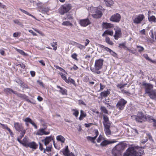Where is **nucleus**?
Returning a JSON list of instances; mask_svg holds the SVG:
<instances>
[{
  "mask_svg": "<svg viewBox=\"0 0 156 156\" xmlns=\"http://www.w3.org/2000/svg\"><path fill=\"white\" fill-rule=\"evenodd\" d=\"M61 152L65 156H68V155L70 154L71 152H70L68 146H65V148L62 149Z\"/></svg>",
  "mask_w": 156,
  "mask_h": 156,
  "instance_id": "22",
  "label": "nucleus"
},
{
  "mask_svg": "<svg viewBox=\"0 0 156 156\" xmlns=\"http://www.w3.org/2000/svg\"><path fill=\"white\" fill-rule=\"evenodd\" d=\"M0 124L2 125L3 129H6L9 132L11 136H13L14 134L12 131L8 127L7 125L2 124L1 123H0Z\"/></svg>",
  "mask_w": 156,
  "mask_h": 156,
  "instance_id": "25",
  "label": "nucleus"
},
{
  "mask_svg": "<svg viewBox=\"0 0 156 156\" xmlns=\"http://www.w3.org/2000/svg\"><path fill=\"white\" fill-rule=\"evenodd\" d=\"M103 123L104 126L105 133L106 136H109L111 134L110 128L111 122L109 121L108 117L106 115H103Z\"/></svg>",
  "mask_w": 156,
  "mask_h": 156,
  "instance_id": "1",
  "label": "nucleus"
},
{
  "mask_svg": "<svg viewBox=\"0 0 156 156\" xmlns=\"http://www.w3.org/2000/svg\"><path fill=\"white\" fill-rule=\"evenodd\" d=\"M112 153L113 156H120L121 153L115 148L113 149L112 151Z\"/></svg>",
  "mask_w": 156,
  "mask_h": 156,
  "instance_id": "29",
  "label": "nucleus"
},
{
  "mask_svg": "<svg viewBox=\"0 0 156 156\" xmlns=\"http://www.w3.org/2000/svg\"><path fill=\"white\" fill-rule=\"evenodd\" d=\"M115 148L121 153V152L124 150L125 147L122 144H118L115 147Z\"/></svg>",
  "mask_w": 156,
  "mask_h": 156,
  "instance_id": "27",
  "label": "nucleus"
},
{
  "mask_svg": "<svg viewBox=\"0 0 156 156\" xmlns=\"http://www.w3.org/2000/svg\"><path fill=\"white\" fill-rule=\"evenodd\" d=\"M50 44L53 48V50L56 51L57 50V42H53V43H51Z\"/></svg>",
  "mask_w": 156,
  "mask_h": 156,
  "instance_id": "42",
  "label": "nucleus"
},
{
  "mask_svg": "<svg viewBox=\"0 0 156 156\" xmlns=\"http://www.w3.org/2000/svg\"><path fill=\"white\" fill-rule=\"evenodd\" d=\"M38 147V144L35 142L32 141L30 142L28 144L27 148L29 147L30 148L33 149L35 150Z\"/></svg>",
  "mask_w": 156,
  "mask_h": 156,
  "instance_id": "20",
  "label": "nucleus"
},
{
  "mask_svg": "<svg viewBox=\"0 0 156 156\" xmlns=\"http://www.w3.org/2000/svg\"><path fill=\"white\" fill-rule=\"evenodd\" d=\"M148 19L149 21H152L154 23L156 22V18L154 16H152L150 17H148Z\"/></svg>",
  "mask_w": 156,
  "mask_h": 156,
  "instance_id": "41",
  "label": "nucleus"
},
{
  "mask_svg": "<svg viewBox=\"0 0 156 156\" xmlns=\"http://www.w3.org/2000/svg\"><path fill=\"white\" fill-rule=\"evenodd\" d=\"M127 101L123 98H121L118 101L116 104V107L120 111L124 109Z\"/></svg>",
  "mask_w": 156,
  "mask_h": 156,
  "instance_id": "9",
  "label": "nucleus"
},
{
  "mask_svg": "<svg viewBox=\"0 0 156 156\" xmlns=\"http://www.w3.org/2000/svg\"><path fill=\"white\" fill-rule=\"evenodd\" d=\"M79 23L83 27H85L91 23V22L88 18L81 19L78 21Z\"/></svg>",
  "mask_w": 156,
  "mask_h": 156,
  "instance_id": "11",
  "label": "nucleus"
},
{
  "mask_svg": "<svg viewBox=\"0 0 156 156\" xmlns=\"http://www.w3.org/2000/svg\"><path fill=\"white\" fill-rule=\"evenodd\" d=\"M78 69V67L75 64H74L72 68H71V70L73 69L74 70H76Z\"/></svg>",
  "mask_w": 156,
  "mask_h": 156,
  "instance_id": "59",
  "label": "nucleus"
},
{
  "mask_svg": "<svg viewBox=\"0 0 156 156\" xmlns=\"http://www.w3.org/2000/svg\"><path fill=\"white\" fill-rule=\"evenodd\" d=\"M122 36L121 30V29L119 28H117L115 30V34L114 36V37L115 39L116 40L121 37Z\"/></svg>",
  "mask_w": 156,
  "mask_h": 156,
  "instance_id": "18",
  "label": "nucleus"
},
{
  "mask_svg": "<svg viewBox=\"0 0 156 156\" xmlns=\"http://www.w3.org/2000/svg\"><path fill=\"white\" fill-rule=\"evenodd\" d=\"M72 8L71 5L69 3L65 4L62 5L58 9V12L61 15L67 13Z\"/></svg>",
  "mask_w": 156,
  "mask_h": 156,
  "instance_id": "4",
  "label": "nucleus"
},
{
  "mask_svg": "<svg viewBox=\"0 0 156 156\" xmlns=\"http://www.w3.org/2000/svg\"><path fill=\"white\" fill-rule=\"evenodd\" d=\"M64 20H73V14L69 13L66 14L65 16V17H64Z\"/></svg>",
  "mask_w": 156,
  "mask_h": 156,
  "instance_id": "34",
  "label": "nucleus"
},
{
  "mask_svg": "<svg viewBox=\"0 0 156 156\" xmlns=\"http://www.w3.org/2000/svg\"><path fill=\"white\" fill-rule=\"evenodd\" d=\"M104 60L102 59H99L95 60L94 68H91V71L97 74L100 73L99 70L102 68Z\"/></svg>",
  "mask_w": 156,
  "mask_h": 156,
  "instance_id": "2",
  "label": "nucleus"
},
{
  "mask_svg": "<svg viewBox=\"0 0 156 156\" xmlns=\"http://www.w3.org/2000/svg\"><path fill=\"white\" fill-rule=\"evenodd\" d=\"M95 136L94 137L88 136L86 138L87 140L90 141L91 142L95 143V140L96 139L97 136H98L99 133L97 129H95Z\"/></svg>",
  "mask_w": 156,
  "mask_h": 156,
  "instance_id": "16",
  "label": "nucleus"
},
{
  "mask_svg": "<svg viewBox=\"0 0 156 156\" xmlns=\"http://www.w3.org/2000/svg\"><path fill=\"white\" fill-rule=\"evenodd\" d=\"M56 139L57 141H60L62 143H64L65 140V139L61 135L57 136H56Z\"/></svg>",
  "mask_w": 156,
  "mask_h": 156,
  "instance_id": "31",
  "label": "nucleus"
},
{
  "mask_svg": "<svg viewBox=\"0 0 156 156\" xmlns=\"http://www.w3.org/2000/svg\"><path fill=\"white\" fill-rule=\"evenodd\" d=\"M61 78L65 81L66 83H68V82L67 80V78L66 76V75L65 74H63L62 73H61Z\"/></svg>",
  "mask_w": 156,
  "mask_h": 156,
  "instance_id": "49",
  "label": "nucleus"
},
{
  "mask_svg": "<svg viewBox=\"0 0 156 156\" xmlns=\"http://www.w3.org/2000/svg\"><path fill=\"white\" fill-rule=\"evenodd\" d=\"M148 96L151 99L156 100V90H152Z\"/></svg>",
  "mask_w": 156,
  "mask_h": 156,
  "instance_id": "26",
  "label": "nucleus"
},
{
  "mask_svg": "<svg viewBox=\"0 0 156 156\" xmlns=\"http://www.w3.org/2000/svg\"><path fill=\"white\" fill-rule=\"evenodd\" d=\"M100 109L101 111L105 114H108V111L105 106H101L100 108Z\"/></svg>",
  "mask_w": 156,
  "mask_h": 156,
  "instance_id": "39",
  "label": "nucleus"
},
{
  "mask_svg": "<svg viewBox=\"0 0 156 156\" xmlns=\"http://www.w3.org/2000/svg\"><path fill=\"white\" fill-rule=\"evenodd\" d=\"M21 33L20 32H16L14 33L13 34V36L14 37H16L18 36H20Z\"/></svg>",
  "mask_w": 156,
  "mask_h": 156,
  "instance_id": "57",
  "label": "nucleus"
},
{
  "mask_svg": "<svg viewBox=\"0 0 156 156\" xmlns=\"http://www.w3.org/2000/svg\"><path fill=\"white\" fill-rule=\"evenodd\" d=\"M23 121L25 122V125L27 127L29 126V123L31 124L34 127L35 129H37V126L34 121L30 118L27 117L25 119L23 120Z\"/></svg>",
  "mask_w": 156,
  "mask_h": 156,
  "instance_id": "13",
  "label": "nucleus"
},
{
  "mask_svg": "<svg viewBox=\"0 0 156 156\" xmlns=\"http://www.w3.org/2000/svg\"><path fill=\"white\" fill-rule=\"evenodd\" d=\"M71 111L73 112V115L75 116L76 117H77L79 114V111L76 109H72Z\"/></svg>",
  "mask_w": 156,
  "mask_h": 156,
  "instance_id": "36",
  "label": "nucleus"
},
{
  "mask_svg": "<svg viewBox=\"0 0 156 156\" xmlns=\"http://www.w3.org/2000/svg\"><path fill=\"white\" fill-rule=\"evenodd\" d=\"M109 53L112 55L114 56H115L117 55V54L112 50H111Z\"/></svg>",
  "mask_w": 156,
  "mask_h": 156,
  "instance_id": "63",
  "label": "nucleus"
},
{
  "mask_svg": "<svg viewBox=\"0 0 156 156\" xmlns=\"http://www.w3.org/2000/svg\"><path fill=\"white\" fill-rule=\"evenodd\" d=\"M110 89H108L106 91H104L101 92L100 94V96L101 98H105L107 97L108 95L110 94Z\"/></svg>",
  "mask_w": 156,
  "mask_h": 156,
  "instance_id": "23",
  "label": "nucleus"
},
{
  "mask_svg": "<svg viewBox=\"0 0 156 156\" xmlns=\"http://www.w3.org/2000/svg\"><path fill=\"white\" fill-rule=\"evenodd\" d=\"M144 56L146 60L151 62H153V61L149 58L148 55L147 54H144Z\"/></svg>",
  "mask_w": 156,
  "mask_h": 156,
  "instance_id": "58",
  "label": "nucleus"
},
{
  "mask_svg": "<svg viewBox=\"0 0 156 156\" xmlns=\"http://www.w3.org/2000/svg\"><path fill=\"white\" fill-rule=\"evenodd\" d=\"M139 153L135 150L133 147H129L124 154L123 156H138Z\"/></svg>",
  "mask_w": 156,
  "mask_h": 156,
  "instance_id": "7",
  "label": "nucleus"
},
{
  "mask_svg": "<svg viewBox=\"0 0 156 156\" xmlns=\"http://www.w3.org/2000/svg\"><path fill=\"white\" fill-rule=\"evenodd\" d=\"M127 85V83H125L124 84H122V83L118 84L117 85V87L118 88H119L120 89H121Z\"/></svg>",
  "mask_w": 156,
  "mask_h": 156,
  "instance_id": "52",
  "label": "nucleus"
},
{
  "mask_svg": "<svg viewBox=\"0 0 156 156\" xmlns=\"http://www.w3.org/2000/svg\"><path fill=\"white\" fill-rule=\"evenodd\" d=\"M52 140L53 137L51 136H47L44 139L42 140V141L44 142L45 145L47 146Z\"/></svg>",
  "mask_w": 156,
  "mask_h": 156,
  "instance_id": "21",
  "label": "nucleus"
},
{
  "mask_svg": "<svg viewBox=\"0 0 156 156\" xmlns=\"http://www.w3.org/2000/svg\"><path fill=\"white\" fill-rule=\"evenodd\" d=\"M102 27L103 29H107L113 28L114 25L110 23L103 22L102 24Z\"/></svg>",
  "mask_w": 156,
  "mask_h": 156,
  "instance_id": "19",
  "label": "nucleus"
},
{
  "mask_svg": "<svg viewBox=\"0 0 156 156\" xmlns=\"http://www.w3.org/2000/svg\"><path fill=\"white\" fill-rule=\"evenodd\" d=\"M25 134L20 133V135L17 138V140L21 144L22 141L21 140V139L24 136Z\"/></svg>",
  "mask_w": 156,
  "mask_h": 156,
  "instance_id": "46",
  "label": "nucleus"
},
{
  "mask_svg": "<svg viewBox=\"0 0 156 156\" xmlns=\"http://www.w3.org/2000/svg\"><path fill=\"white\" fill-rule=\"evenodd\" d=\"M139 85L140 87H144L145 89V94H147L148 95L152 91L153 88V85L149 83H147L146 81H144L142 83H139Z\"/></svg>",
  "mask_w": 156,
  "mask_h": 156,
  "instance_id": "3",
  "label": "nucleus"
},
{
  "mask_svg": "<svg viewBox=\"0 0 156 156\" xmlns=\"http://www.w3.org/2000/svg\"><path fill=\"white\" fill-rule=\"evenodd\" d=\"M13 21L15 23L17 24L20 25L21 24V23L20 22L19 20L17 19L14 20Z\"/></svg>",
  "mask_w": 156,
  "mask_h": 156,
  "instance_id": "62",
  "label": "nucleus"
},
{
  "mask_svg": "<svg viewBox=\"0 0 156 156\" xmlns=\"http://www.w3.org/2000/svg\"><path fill=\"white\" fill-rule=\"evenodd\" d=\"M121 19V15L118 13H115L112 15L109 19L111 21L119 23Z\"/></svg>",
  "mask_w": 156,
  "mask_h": 156,
  "instance_id": "10",
  "label": "nucleus"
},
{
  "mask_svg": "<svg viewBox=\"0 0 156 156\" xmlns=\"http://www.w3.org/2000/svg\"><path fill=\"white\" fill-rule=\"evenodd\" d=\"M105 42L108 44L113 45V42L110 40L109 37H106L105 39Z\"/></svg>",
  "mask_w": 156,
  "mask_h": 156,
  "instance_id": "38",
  "label": "nucleus"
},
{
  "mask_svg": "<svg viewBox=\"0 0 156 156\" xmlns=\"http://www.w3.org/2000/svg\"><path fill=\"white\" fill-rule=\"evenodd\" d=\"M103 138V137L101 135H100L98 139H97V141L98 143H100L101 142V140H102Z\"/></svg>",
  "mask_w": 156,
  "mask_h": 156,
  "instance_id": "60",
  "label": "nucleus"
},
{
  "mask_svg": "<svg viewBox=\"0 0 156 156\" xmlns=\"http://www.w3.org/2000/svg\"><path fill=\"white\" fill-rule=\"evenodd\" d=\"M101 47L104 48L105 50L106 51L110 52V51L111 49L110 48L105 46H104L103 45H101Z\"/></svg>",
  "mask_w": 156,
  "mask_h": 156,
  "instance_id": "55",
  "label": "nucleus"
},
{
  "mask_svg": "<svg viewBox=\"0 0 156 156\" xmlns=\"http://www.w3.org/2000/svg\"><path fill=\"white\" fill-rule=\"evenodd\" d=\"M51 147L52 146H49V147H47L46 149L44 150V151H43L44 153H45V152L47 151L48 152H49L51 151Z\"/></svg>",
  "mask_w": 156,
  "mask_h": 156,
  "instance_id": "48",
  "label": "nucleus"
},
{
  "mask_svg": "<svg viewBox=\"0 0 156 156\" xmlns=\"http://www.w3.org/2000/svg\"><path fill=\"white\" fill-rule=\"evenodd\" d=\"M4 91L6 93L11 94V92L12 93L14 94H16V91L13 90L12 89L9 88H5L4 90Z\"/></svg>",
  "mask_w": 156,
  "mask_h": 156,
  "instance_id": "33",
  "label": "nucleus"
},
{
  "mask_svg": "<svg viewBox=\"0 0 156 156\" xmlns=\"http://www.w3.org/2000/svg\"><path fill=\"white\" fill-rule=\"evenodd\" d=\"M77 55L76 53H74L72 55L71 57L73 59L76 61H78V59L77 58Z\"/></svg>",
  "mask_w": 156,
  "mask_h": 156,
  "instance_id": "50",
  "label": "nucleus"
},
{
  "mask_svg": "<svg viewBox=\"0 0 156 156\" xmlns=\"http://www.w3.org/2000/svg\"><path fill=\"white\" fill-rule=\"evenodd\" d=\"M14 81L16 82L20 86L23 82L21 79L19 78H17Z\"/></svg>",
  "mask_w": 156,
  "mask_h": 156,
  "instance_id": "47",
  "label": "nucleus"
},
{
  "mask_svg": "<svg viewBox=\"0 0 156 156\" xmlns=\"http://www.w3.org/2000/svg\"><path fill=\"white\" fill-rule=\"evenodd\" d=\"M131 117L135 119L136 121L140 122H142L146 119L145 115L141 112H138L137 115H133L131 116Z\"/></svg>",
  "mask_w": 156,
  "mask_h": 156,
  "instance_id": "8",
  "label": "nucleus"
},
{
  "mask_svg": "<svg viewBox=\"0 0 156 156\" xmlns=\"http://www.w3.org/2000/svg\"><path fill=\"white\" fill-rule=\"evenodd\" d=\"M90 12L93 13L92 16L95 18H99L101 17L102 15V13L101 9L98 7H92L90 8Z\"/></svg>",
  "mask_w": 156,
  "mask_h": 156,
  "instance_id": "5",
  "label": "nucleus"
},
{
  "mask_svg": "<svg viewBox=\"0 0 156 156\" xmlns=\"http://www.w3.org/2000/svg\"><path fill=\"white\" fill-rule=\"evenodd\" d=\"M57 88L59 89L58 91L63 95H67L68 94V90L66 89L61 87L60 86L57 85Z\"/></svg>",
  "mask_w": 156,
  "mask_h": 156,
  "instance_id": "17",
  "label": "nucleus"
},
{
  "mask_svg": "<svg viewBox=\"0 0 156 156\" xmlns=\"http://www.w3.org/2000/svg\"><path fill=\"white\" fill-rule=\"evenodd\" d=\"M80 115L79 118V119L81 121L83 120V118L86 117L87 114L86 113L82 110H80Z\"/></svg>",
  "mask_w": 156,
  "mask_h": 156,
  "instance_id": "28",
  "label": "nucleus"
},
{
  "mask_svg": "<svg viewBox=\"0 0 156 156\" xmlns=\"http://www.w3.org/2000/svg\"><path fill=\"white\" fill-rule=\"evenodd\" d=\"M104 1L108 6H111L113 4V2L112 0H104Z\"/></svg>",
  "mask_w": 156,
  "mask_h": 156,
  "instance_id": "40",
  "label": "nucleus"
},
{
  "mask_svg": "<svg viewBox=\"0 0 156 156\" xmlns=\"http://www.w3.org/2000/svg\"><path fill=\"white\" fill-rule=\"evenodd\" d=\"M39 149L41 151H44V148L43 147V145L40 143H39Z\"/></svg>",
  "mask_w": 156,
  "mask_h": 156,
  "instance_id": "56",
  "label": "nucleus"
},
{
  "mask_svg": "<svg viewBox=\"0 0 156 156\" xmlns=\"http://www.w3.org/2000/svg\"><path fill=\"white\" fill-rule=\"evenodd\" d=\"M148 141V138L147 137H145V139H143L142 140L141 143L142 144H145Z\"/></svg>",
  "mask_w": 156,
  "mask_h": 156,
  "instance_id": "64",
  "label": "nucleus"
},
{
  "mask_svg": "<svg viewBox=\"0 0 156 156\" xmlns=\"http://www.w3.org/2000/svg\"><path fill=\"white\" fill-rule=\"evenodd\" d=\"M100 89L99 90V91H101L103 90H104V89L105 88V85L102 84L101 83H100Z\"/></svg>",
  "mask_w": 156,
  "mask_h": 156,
  "instance_id": "54",
  "label": "nucleus"
},
{
  "mask_svg": "<svg viewBox=\"0 0 156 156\" xmlns=\"http://www.w3.org/2000/svg\"><path fill=\"white\" fill-rule=\"evenodd\" d=\"M113 32L112 30H105L104 33L102 34V36H104L105 35L108 34L111 36L113 35Z\"/></svg>",
  "mask_w": 156,
  "mask_h": 156,
  "instance_id": "32",
  "label": "nucleus"
},
{
  "mask_svg": "<svg viewBox=\"0 0 156 156\" xmlns=\"http://www.w3.org/2000/svg\"><path fill=\"white\" fill-rule=\"evenodd\" d=\"M68 81V83H71L73 84L74 86H76V83L75 80L70 78V77H69L67 80Z\"/></svg>",
  "mask_w": 156,
  "mask_h": 156,
  "instance_id": "37",
  "label": "nucleus"
},
{
  "mask_svg": "<svg viewBox=\"0 0 156 156\" xmlns=\"http://www.w3.org/2000/svg\"><path fill=\"white\" fill-rule=\"evenodd\" d=\"M151 117V120L153 121V125L154 126L156 127V120H155L154 118H153L152 117L150 116L149 118Z\"/></svg>",
  "mask_w": 156,
  "mask_h": 156,
  "instance_id": "61",
  "label": "nucleus"
},
{
  "mask_svg": "<svg viewBox=\"0 0 156 156\" xmlns=\"http://www.w3.org/2000/svg\"><path fill=\"white\" fill-rule=\"evenodd\" d=\"M115 142H116V141H109L107 140H104L101 143L100 145L102 146H105L108 144H112Z\"/></svg>",
  "mask_w": 156,
  "mask_h": 156,
  "instance_id": "24",
  "label": "nucleus"
},
{
  "mask_svg": "<svg viewBox=\"0 0 156 156\" xmlns=\"http://www.w3.org/2000/svg\"><path fill=\"white\" fill-rule=\"evenodd\" d=\"M20 86L22 87L23 88L25 89H29V87L28 85L26 83H25L23 82L21 85H20Z\"/></svg>",
  "mask_w": 156,
  "mask_h": 156,
  "instance_id": "44",
  "label": "nucleus"
},
{
  "mask_svg": "<svg viewBox=\"0 0 156 156\" xmlns=\"http://www.w3.org/2000/svg\"><path fill=\"white\" fill-rule=\"evenodd\" d=\"M45 128H40L36 133V134L37 135L42 136L44 135H47L50 134L49 131H46Z\"/></svg>",
  "mask_w": 156,
  "mask_h": 156,
  "instance_id": "15",
  "label": "nucleus"
},
{
  "mask_svg": "<svg viewBox=\"0 0 156 156\" xmlns=\"http://www.w3.org/2000/svg\"><path fill=\"white\" fill-rule=\"evenodd\" d=\"M136 48L139 49L138 51L140 53H141L144 50V48L143 47L137 45Z\"/></svg>",
  "mask_w": 156,
  "mask_h": 156,
  "instance_id": "51",
  "label": "nucleus"
},
{
  "mask_svg": "<svg viewBox=\"0 0 156 156\" xmlns=\"http://www.w3.org/2000/svg\"><path fill=\"white\" fill-rule=\"evenodd\" d=\"M14 127L16 131L20 132V133L25 134L26 129L22 123L15 122L14 123Z\"/></svg>",
  "mask_w": 156,
  "mask_h": 156,
  "instance_id": "6",
  "label": "nucleus"
},
{
  "mask_svg": "<svg viewBox=\"0 0 156 156\" xmlns=\"http://www.w3.org/2000/svg\"><path fill=\"white\" fill-rule=\"evenodd\" d=\"M17 51L18 52L23 56H27L28 55L27 54L25 53L23 50H22L18 49H17Z\"/></svg>",
  "mask_w": 156,
  "mask_h": 156,
  "instance_id": "43",
  "label": "nucleus"
},
{
  "mask_svg": "<svg viewBox=\"0 0 156 156\" xmlns=\"http://www.w3.org/2000/svg\"><path fill=\"white\" fill-rule=\"evenodd\" d=\"M121 91L124 94H125L128 96H129L131 94L130 93L129 91H127L123 89L121 90Z\"/></svg>",
  "mask_w": 156,
  "mask_h": 156,
  "instance_id": "53",
  "label": "nucleus"
},
{
  "mask_svg": "<svg viewBox=\"0 0 156 156\" xmlns=\"http://www.w3.org/2000/svg\"><path fill=\"white\" fill-rule=\"evenodd\" d=\"M62 25L64 26H73V24L71 23L69 21H64L62 23Z\"/></svg>",
  "mask_w": 156,
  "mask_h": 156,
  "instance_id": "35",
  "label": "nucleus"
},
{
  "mask_svg": "<svg viewBox=\"0 0 156 156\" xmlns=\"http://www.w3.org/2000/svg\"><path fill=\"white\" fill-rule=\"evenodd\" d=\"M145 18L144 15L140 14L136 16L135 18L133 20V22L136 24H138L140 23Z\"/></svg>",
  "mask_w": 156,
  "mask_h": 156,
  "instance_id": "12",
  "label": "nucleus"
},
{
  "mask_svg": "<svg viewBox=\"0 0 156 156\" xmlns=\"http://www.w3.org/2000/svg\"><path fill=\"white\" fill-rule=\"evenodd\" d=\"M16 94H15L18 97L21 98L25 100L27 102L33 104H36V103L35 102H33L31 101L30 99H28V96L26 95L25 94L18 93L16 91Z\"/></svg>",
  "mask_w": 156,
  "mask_h": 156,
  "instance_id": "14",
  "label": "nucleus"
},
{
  "mask_svg": "<svg viewBox=\"0 0 156 156\" xmlns=\"http://www.w3.org/2000/svg\"><path fill=\"white\" fill-rule=\"evenodd\" d=\"M19 10L21 11L22 12L25 13L26 14H27L29 16H30L32 17H34L31 14H30L28 12H27V11H25V10H24L23 9H20Z\"/></svg>",
  "mask_w": 156,
  "mask_h": 156,
  "instance_id": "45",
  "label": "nucleus"
},
{
  "mask_svg": "<svg viewBox=\"0 0 156 156\" xmlns=\"http://www.w3.org/2000/svg\"><path fill=\"white\" fill-rule=\"evenodd\" d=\"M29 142L27 140V139L26 138H24L22 140L21 142V144L25 147L27 148L28 144L29 143Z\"/></svg>",
  "mask_w": 156,
  "mask_h": 156,
  "instance_id": "30",
  "label": "nucleus"
}]
</instances>
